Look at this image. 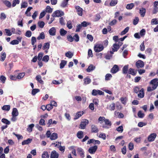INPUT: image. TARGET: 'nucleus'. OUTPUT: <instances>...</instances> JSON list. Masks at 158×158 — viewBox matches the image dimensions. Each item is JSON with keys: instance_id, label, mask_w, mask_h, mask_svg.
<instances>
[{"instance_id": "1", "label": "nucleus", "mask_w": 158, "mask_h": 158, "mask_svg": "<svg viewBox=\"0 0 158 158\" xmlns=\"http://www.w3.org/2000/svg\"><path fill=\"white\" fill-rule=\"evenodd\" d=\"M64 15L63 12L60 11L59 10H57L55 11L52 14V16L54 17H61Z\"/></svg>"}, {"instance_id": "2", "label": "nucleus", "mask_w": 158, "mask_h": 158, "mask_svg": "<svg viewBox=\"0 0 158 158\" xmlns=\"http://www.w3.org/2000/svg\"><path fill=\"white\" fill-rule=\"evenodd\" d=\"M150 84L153 85L154 89H156L158 85V79L155 78L152 80L150 82Z\"/></svg>"}, {"instance_id": "3", "label": "nucleus", "mask_w": 158, "mask_h": 158, "mask_svg": "<svg viewBox=\"0 0 158 158\" xmlns=\"http://www.w3.org/2000/svg\"><path fill=\"white\" fill-rule=\"evenodd\" d=\"M88 123L89 121L88 120L86 119L84 120L83 121L81 122L80 125V128L81 129H84Z\"/></svg>"}, {"instance_id": "4", "label": "nucleus", "mask_w": 158, "mask_h": 158, "mask_svg": "<svg viewBox=\"0 0 158 158\" xmlns=\"http://www.w3.org/2000/svg\"><path fill=\"white\" fill-rule=\"evenodd\" d=\"M104 94V92L99 90H96L94 89L92 90V94L94 96H96L98 94L103 95Z\"/></svg>"}, {"instance_id": "5", "label": "nucleus", "mask_w": 158, "mask_h": 158, "mask_svg": "<svg viewBox=\"0 0 158 158\" xmlns=\"http://www.w3.org/2000/svg\"><path fill=\"white\" fill-rule=\"evenodd\" d=\"M104 48L103 46L102 45H95L94 48V51L96 52H99L101 51Z\"/></svg>"}, {"instance_id": "6", "label": "nucleus", "mask_w": 158, "mask_h": 158, "mask_svg": "<svg viewBox=\"0 0 158 158\" xmlns=\"http://www.w3.org/2000/svg\"><path fill=\"white\" fill-rule=\"evenodd\" d=\"M98 148V147L96 145H94L90 147L88 149V151L91 154H94L95 153Z\"/></svg>"}, {"instance_id": "7", "label": "nucleus", "mask_w": 158, "mask_h": 158, "mask_svg": "<svg viewBox=\"0 0 158 158\" xmlns=\"http://www.w3.org/2000/svg\"><path fill=\"white\" fill-rule=\"evenodd\" d=\"M77 151L78 153L80 155L81 158H84L85 157V152L81 148H78Z\"/></svg>"}, {"instance_id": "8", "label": "nucleus", "mask_w": 158, "mask_h": 158, "mask_svg": "<svg viewBox=\"0 0 158 158\" xmlns=\"http://www.w3.org/2000/svg\"><path fill=\"white\" fill-rule=\"evenodd\" d=\"M156 134L155 133H152L148 136V140L149 142L153 141L156 137Z\"/></svg>"}, {"instance_id": "9", "label": "nucleus", "mask_w": 158, "mask_h": 158, "mask_svg": "<svg viewBox=\"0 0 158 158\" xmlns=\"http://www.w3.org/2000/svg\"><path fill=\"white\" fill-rule=\"evenodd\" d=\"M99 131L97 126L95 125H92L91 126V132L92 133H97Z\"/></svg>"}, {"instance_id": "10", "label": "nucleus", "mask_w": 158, "mask_h": 158, "mask_svg": "<svg viewBox=\"0 0 158 158\" xmlns=\"http://www.w3.org/2000/svg\"><path fill=\"white\" fill-rule=\"evenodd\" d=\"M119 70V68L116 64L114 65L110 70V72L113 73H115L118 72Z\"/></svg>"}, {"instance_id": "11", "label": "nucleus", "mask_w": 158, "mask_h": 158, "mask_svg": "<svg viewBox=\"0 0 158 158\" xmlns=\"http://www.w3.org/2000/svg\"><path fill=\"white\" fill-rule=\"evenodd\" d=\"M135 65L137 68H142L144 66V62L143 61L139 60L136 62Z\"/></svg>"}, {"instance_id": "12", "label": "nucleus", "mask_w": 158, "mask_h": 158, "mask_svg": "<svg viewBox=\"0 0 158 158\" xmlns=\"http://www.w3.org/2000/svg\"><path fill=\"white\" fill-rule=\"evenodd\" d=\"M91 143H93L95 144H99L100 143V142L98 140H95L93 139H90L87 142V144H89Z\"/></svg>"}, {"instance_id": "13", "label": "nucleus", "mask_w": 158, "mask_h": 158, "mask_svg": "<svg viewBox=\"0 0 158 158\" xmlns=\"http://www.w3.org/2000/svg\"><path fill=\"white\" fill-rule=\"evenodd\" d=\"M58 157L59 154L55 150H54L52 151L50 156V158H58Z\"/></svg>"}, {"instance_id": "14", "label": "nucleus", "mask_w": 158, "mask_h": 158, "mask_svg": "<svg viewBox=\"0 0 158 158\" xmlns=\"http://www.w3.org/2000/svg\"><path fill=\"white\" fill-rule=\"evenodd\" d=\"M75 8L77 10L78 15L79 16H82V9L79 6H76Z\"/></svg>"}, {"instance_id": "15", "label": "nucleus", "mask_w": 158, "mask_h": 158, "mask_svg": "<svg viewBox=\"0 0 158 158\" xmlns=\"http://www.w3.org/2000/svg\"><path fill=\"white\" fill-rule=\"evenodd\" d=\"M146 12V9L143 7H142L140 9L139 14L141 17H143L144 16Z\"/></svg>"}, {"instance_id": "16", "label": "nucleus", "mask_w": 158, "mask_h": 158, "mask_svg": "<svg viewBox=\"0 0 158 158\" xmlns=\"http://www.w3.org/2000/svg\"><path fill=\"white\" fill-rule=\"evenodd\" d=\"M56 30L54 27H52L49 30V34L52 36L55 35H56Z\"/></svg>"}, {"instance_id": "17", "label": "nucleus", "mask_w": 158, "mask_h": 158, "mask_svg": "<svg viewBox=\"0 0 158 158\" xmlns=\"http://www.w3.org/2000/svg\"><path fill=\"white\" fill-rule=\"evenodd\" d=\"M144 96V90L143 88H142L139 91V93L138 94V97L142 98Z\"/></svg>"}, {"instance_id": "18", "label": "nucleus", "mask_w": 158, "mask_h": 158, "mask_svg": "<svg viewBox=\"0 0 158 158\" xmlns=\"http://www.w3.org/2000/svg\"><path fill=\"white\" fill-rule=\"evenodd\" d=\"M95 68V66L91 64L88 66V68L86 69V70L88 72H90L94 70Z\"/></svg>"}, {"instance_id": "19", "label": "nucleus", "mask_w": 158, "mask_h": 158, "mask_svg": "<svg viewBox=\"0 0 158 158\" xmlns=\"http://www.w3.org/2000/svg\"><path fill=\"white\" fill-rule=\"evenodd\" d=\"M32 140V139L28 138L27 140L23 141L22 143V144L23 145L26 144H28L31 142Z\"/></svg>"}, {"instance_id": "20", "label": "nucleus", "mask_w": 158, "mask_h": 158, "mask_svg": "<svg viewBox=\"0 0 158 158\" xmlns=\"http://www.w3.org/2000/svg\"><path fill=\"white\" fill-rule=\"evenodd\" d=\"M84 114V112L83 111H78L77 112L75 116V119H77L81 117Z\"/></svg>"}, {"instance_id": "21", "label": "nucleus", "mask_w": 158, "mask_h": 158, "mask_svg": "<svg viewBox=\"0 0 158 158\" xmlns=\"http://www.w3.org/2000/svg\"><path fill=\"white\" fill-rule=\"evenodd\" d=\"M84 84L88 85L91 82V79L89 78L88 76L87 77L84 79Z\"/></svg>"}, {"instance_id": "22", "label": "nucleus", "mask_w": 158, "mask_h": 158, "mask_svg": "<svg viewBox=\"0 0 158 158\" xmlns=\"http://www.w3.org/2000/svg\"><path fill=\"white\" fill-rule=\"evenodd\" d=\"M58 138L57 134L55 133H53L52 134L50 138L51 140H54Z\"/></svg>"}, {"instance_id": "23", "label": "nucleus", "mask_w": 158, "mask_h": 158, "mask_svg": "<svg viewBox=\"0 0 158 158\" xmlns=\"http://www.w3.org/2000/svg\"><path fill=\"white\" fill-rule=\"evenodd\" d=\"M83 132L82 131H79L77 133V138L79 139H81L84 136Z\"/></svg>"}, {"instance_id": "24", "label": "nucleus", "mask_w": 158, "mask_h": 158, "mask_svg": "<svg viewBox=\"0 0 158 158\" xmlns=\"http://www.w3.org/2000/svg\"><path fill=\"white\" fill-rule=\"evenodd\" d=\"M3 3L8 7L10 8L11 6V2L8 0L2 1Z\"/></svg>"}, {"instance_id": "25", "label": "nucleus", "mask_w": 158, "mask_h": 158, "mask_svg": "<svg viewBox=\"0 0 158 158\" xmlns=\"http://www.w3.org/2000/svg\"><path fill=\"white\" fill-rule=\"evenodd\" d=\"M128 69V65L124 66L122 69V72L123 74H126L127 73Z\"/></svg>"}, {"instance_id": "26", "label": "nucleus", "mask_w": 158, "mask_h": 158, "mask_svg": "<svg viewBox=\"0 0 158 158\" xmlns=\"http://www.w3.org/2000/svg\"><path fill=\"white\" fill-rule=\"evenodd\" d=\"M36 80L38 81V82L41 84L44 83V81L41 79V77L40 75H38L36 76L35 77Z\"/></svg>"}, {"instance_id": "27", "label": "nucleus", "mask_w": 158, "mask_h": 158, "mask_svg": "<svg viewBox=\"0 0 158 158\" xmlns=\"http://www.w3.org/2000/svg\"><path fill=\"white\" fill-rule=\"evenodd\" d=\"M12 116H17L18 115L19 112L16 108H13L12 112Z\"/></svg>"}, {"instance_id": "28", "label": "nucleus", "mask_w": 158, "mask_h": 158, "mask_svg": "<svg viewBox=\"0 0 158 158\" xmlns=\"http://www.w3.org/2000/svg\"><path fill=\"white\" fill-rule=\"evenodd\" d=\"M113 48H112L113 52H117L119 49V46L118 44L116 43L114 44L113 45Z\"/></svg>"}, {"instance_id": "29", "label": "nucleus", "mask_w": 158, "mask_h": 158, "mask_svg": "<svg viewBox=\"0 0 158 158\" xmlns=\"http://www.w3.org/2000/svg\"><path fill=\"white\" fill-rule=\"evenodd\" d=\"M137 73L136 71H135L134 69L130 68L128 71V73L133 76L135 75Z\"/></svg>"}, {"instance_id": "30", "label": "nucleus", "mask_w": 158, "mask_h": 158, "mask_svg": "<svg viewBox=\"0 0 158 158\" xmlns=\"http://www.w3.org/2000/svg\"><path fill=\"white\" fill-rule=\"evenodd\" d=\"M120 100L123 104L125 105L127 101V98L126 97H121L120 98Z\"/></svg>"}, {"instance_id": "31", "label": "nucleus", "mask_w": 158, "mask_h": 158, "mask_svg": "<svg viewBox=\"0 0 158 158\" xmlns=\"http://www.w3.org/2000/svg\"><path fill=\"white\" fill-rule=\"evenodd\" d=\"M60 33L61 36H63L67 34V31L63 28H61L60 31Z\"/></svg>"}, {"instance_id": "32", "label": "nucleus", "mask_w": 158, "mask_h": 158, "mask_svg": "<svg viewBox=\"0 0 158 158\" xmlns=\"http://www.w3.org/2000/svg\"><path fill=\"white\" fill-rule=\"evenodd\" d=\"M111 2L110 3V5L111 6H115L118 2L117 0H111Z\"/></svg>"}, {"instance_id": "33", "label": "nucleus", "mask_w": 158, "mask_h": 158, "mask_svg": "<svg viewBox=\"0 0 158 158\" xmlns=\"http://www.w3.org/2000/svg\"><path fill=\"white\" fill-rule=\"evenodd\" d=\"M104 122H105V124L109 126V127H108L107 128H109V127H110L111 125H112V123L110 121L109 119H106L105 120Z\"/></svg>"}, {"instance_id": "34", "label": "nucleus", "mask_w": 158, "mask_h": 158, "mask_svg": "<svg viewBox=\"0 0 158 158\" xmlns=\"http://www.w3.org/2000/svg\"><path fill=\"white\" fill-rule=\"evenodd\" d=\"M67 63V61L65 60H62L60 64V68L63 69Z\"/></svg>"}, {"instance_id": "35", "label": "nucleus", "mask_w": 158, "mask_h": 158, "mask_svg": "<svg viewBox=\"0 0 158 158\" xmlns=\"http://www.w3.org/2000/svg\"><path fill=\"white\" fill-rule=\"evenodd\" d=\"M45 38V35L44 32H42L40 35L37 37V39L38 40H40L41 39H44Z\"/></svg>"}, {"instance_id": "36", "label": "nucleus", "mask_w": 158, "mask_h": 158, "mask_svg": "<svg viewBox=\"0 0 158 158\" xmlns=\"http://www.w3.org/2000/svg\"><path fill=\"white\" fill-rule=\"evenodd\" d=\"M34 126V125L33 123L29 125L27 128V130L29 132H31L32 131V129Z\"/></svg>"}, {"instance_id": "37", "label": "nucleus", "mask_w": 158, "mask_h": 158, "mask_svg": "<svg viewBox=\"0 0 158 158\" xmlns=\"http://www.w3.org/2000/svg\"><path fill=\"white\" fill-rule=\"evenodd\" d=\"M50 47V44L48 42L46 43H45L44 44V45L43 47V50H45L46 49H47V50H48Z\"/></svg>"}, {"instance_id": "38", "label": "nucleus", "mask_w": 158, "mask_h": 158, "mask_svg": "<svg viewBox=\"0 0 158 158\" xmlns=\"http://www.w3.org/2000/svg\"><path fill=\"white\" fill-rule=\"evenodd\" d=\"M134 6L133 3H131L127 4L126 6V8L128 10L131 9Z\"/></svg>"}, {"instance_id": "39", "label": "nucleus", "mask_w": 158, "mask_h": 158, "mask_svg": "<svg viewBox=\"0 0 158 158\" xmlns=\"http://www.w3.org/2000/svg\"><path fill=\"white\" fill-rule=\"evenodd\" d=\"M42 158H49V155L48 152L44 151L43 152L42 155Z\"/></svg>"}, {"instance_id": "40", "label": "nucleus", "mask_w": 158, "mask_h": 158, "mask_svg": "<svg viewBox=\"0 0 158 158\" xmlns=\"http://www.w3.org/2000/svg\"><path fill=\"white\" fill-rule=\"evenodd\" d=\"M2 109L3 110L9 111L10 109V106L9 105H4Z\"/></svg>"}, {"instance_id": "41", "label": "nucleus", "mask_w": 158, "mask_h": 158, "mask_svg": "<svg viewBox=\"0 0 158 158\" xmlns=\"http://www.w3.org/2000/svg\"><path fill=\"white\" fill-rule=\"evenodd\" d=\"M144 114L142 113V111L139 110L138 112V116L139 118H143L144 117Z\"/></svg>"}, {"instance_id": "42", "label": "nucleus", "mask_w": 158, "mask_h": 158, "mask_svg": "<svg viewBox=\"0 0 158 158\" xmlns=\"http://www.w3.org/2000/svg\"><path fill=\"white\" fill-rule=\"evenodd\" d=\"M112 75L110 73H107L105 76V80L106 81H109L112 77Z\"/></svg>"}, {"instance_id": "43", "label": "nucleus", "mask_w": 158, "mask_h": 158, "mask_svg": "<svg viewBox=\"0 0 158 158\" xmlns=\"http://www.w3.org/2000/svg\"><path fill=\"white\" fill-rule=\"evenodd\" d=\"M114 114L115 115H116L117 114L118 115V117L120 118H123L124 116L123 113L117 112L116 111L114 112Z\"/></svg>"}, {"instance_id": "44", "label": "nucleus", "mask_w": 158, "mask_h": 158, "mask_svg": "<svg viewBox=\"0 0 158 158\" xmlns=\"http://www.w3.org/2000/svg\"><path fill=\"white\" fill-rule=\"evenodd\" d=\"M73 54L72 53H71L69 51L66 52L65 54V56L69 58H71L73 56Z\"/></svg>"}, {"instance_id": "45", "label": "nucleus", "mask_w": 158, "mask_h": 158, "mask_svg": "<svg viewBox=\"0 0 158 158\" xmlns=\"http://www.w3.org/2000/svg\"><path fill=\"white\" fill-rule=\"evenodd\" d=\"M28 6L27 3L26 2H22L21 4V8H25Z\"/></svg>"}, {"instance_id": "46", "label": "nucleus", "mask_w": 158, "mask_h": 158, "mask_svg": "<svg viewBox=\"0 0 158 158\" xmlns=\"http://www.w3.org/2000/svg\"><path fill=\"white\" fill-rule=\"evenodd\" d=\"M1 121L3 123L6 124V125H9L10 124V121L6 118H3L2 119Z\"/></svg>"}, {"instance_id": "47", "label": "nucleus", "mask_w": 158, "mask_h": 158, "mask_svg": "<svg viewBox=\"0 0 158 158\" xmlns=\"http://www.w3.org/2000/svg\"><path fill=\"white\" fill-rule=\"evenodd\" d=\"M25 73H19L17 76V78L18 79H20L23 77L25 76Z\"/></svg>"}, {"instance_id": "48", "label": "nucleus", "mask_w": 158, "mask_h": 158, "mask_svg": "<svg viewBox=\"0 0 158 158\" xmlns=\"http://www.w3.org/2000/svg\"><path fill=\"white\" fill-rule=\"evenodd\" d=\"M73 40L76 42H77L79 40V37L78 35L77 34H76L73 37Z\"/></svg>"}, {"instance_id": "49", "label": "nucleus", "mask_w": 158, "mask_h": 158, "mask_svg": "<svg viewBox=\"0 0 158 158\" xmlns=\"http://www.w3.org/2000/svg\"><path fill=\"white\" fill-rule=\"evenodd\" d=\"M129 27H126L123 31H122L121 32V34L122 35H124L126 34L129 31Z\"/></svg>"}, {"instance_id": "50", "label": "nucleus", "mask_w": 158, "mask_h": 158, "mask_svg": "<svg viewBox=\"0 0 158 158\" xmlns=\"http://www.w3.org/2000/svg\"><path fill=\"white\" fill-rule=\"evenodd\" d=\"M20 1L19 0H13L12 2V6L13 7H14L17 4H19V3Z\"/></svg>"}, {"instance_id": "51", "label": "nucleus", "mask_w": 158, "mask_h": 158, "mask_svg": "<svg viewBox=\"0 0 158 158\" xmlns=\"http://www.w3.org/2000/svg\"><path fill=\"white\" fill-rule=\"evenodd\" d=\"M40 91V89H33L32 90L31 94H32L34 95H35L37 93L39 92Z\"/></svg>"}, {"instance_id": "52", "label": "nucleus", "mask_w": 158, "mask_h": 158, "mask_svg": "<svg viewBox=\"0 0 158 158\" xmlns=\"http://www.w3.org/2000/svg\"><path fill=\"white\" fill-rule=\"evenodd\" d=\"M101 18V16L99 14H98L96 15L95 18L94 19V21H98Z\"/></svg>"}, {"instance_id": "53", "label": "nucleus", "mask_w": 158, "mask_h": 158, "mask_svg": "<svg viewBox=\"0 0 158 158\" xmlns=\"http://www.w3.org/2000/svg\"><path fill=\"white\" fill-rule=\"evenodd\" d=\"M13 134L15 135L17 138L18 140L22 139L23 138V136L21 135L16 134L15 132H13Z\"/></svg>"}, {"instance_id": "54", "label": "nucleus", "mask_w": 158, "mask_h": 158, "mask_svg": "<svg viewBox=\"0 0 158 158\" xmlns=\"http://www.w3.org/2000/svg\"><path fill=\"white\" fill-rule=\"evenodd\" d=\"M1 60L2 61H3L6 58V54L5 52H4L3 53L2 52V55L1 57Z\"/></svg>"}, {"instance_id": "55", "label": "nucleus", "mask_w": 158, "mask_h": 158, "mask_svg": "<svg viewBox=\"0 0 158 158\" xmlns=\"http://www.w3.org/2000/svg\"><path fill=\"white\" fill-rule=\"evenodd\" d=\"M38 24L40 28H43L44 26L45 23L43 21H40L38 22Z\"/></svg>"}, {"instance_id": "56", "label": "nucleus", "mask_w": 158, "mask_h": 158, "mask_svg": "<svg viewBox=\"0 0 158 158\" xmlns=\"http://www.w3.org/2000/svg\"><path fill=\"white\" fill-rule=\"evenodd\" d=\"M53 107L52 104H49L46 105V109L48 111H50Z\"/></svg>"}, {"instance_id": "57", "label": "nucleus", "mask_w": 158, "mask_h": 158, "mask_svg": "<svg viewBox=\"0 0 158 158\" xmlns=\"http://www.w3.org/2000/svg\"><path fill=\"white\" fill-rule=\"evenodd\" d=\"M116 130L119 132H122L123 130V126H119L116 128Z\"/></svg>"}, {"instance_id": "58", "label": "nucleus", "mask_w": 158, "mask_h": 158, "mask_svg": "<svg viewBox=\"0 0 158 158\" xmlns=\"http://www.w3.org/2000/svg\"><path fill=\"white\" fill-rule=\"evenodd\" d=\"M46 11L48 13H51L52 11V9L49 6H47L46 7Z\"/></svg>"}, {"instance_id": "59", "label": "nucleus", "mask_w": 158, "mask_h": 158, "mask_svg": "<svg viewBox=\"0 0 158 158\" xmlns=\"http://www.w3.org/2000/svg\"><path fill=\"white\" fill-rule=\"evenodd\" d=\"M67 40L70 42H72L73 41V38L70 35H69L67 36Z\"/></svg>"}, {"instance_id": "60", "label": "nucleus", "mask_w": 158, "mask_h": 158, "mask_svg": "<svg viewBox=\"0 0 158 158\" xmlns=\"http://www.w3.org/2000/svg\"><path fill=\"white\" fill-rule=\"evenodd\" d=\"M68 3V2L64 0L61 3V6L63 7H65L66 6Z\"/></svg>"}, {"instance_id": "61", "label": "nucleus", "mask_w": 158, "mask_h": 158, "mask_svg": "<svg viewBox=\"0 0 158 158\" xmlns=\"http://www.w3.org/2000/svg\"><path fill=\"white\" fill-rule=\"evenodd\" d=\"M115 104L114 103H113L110 105V110L111 111L114 110L115 109Z\"/></svg>"}, {"instance_id": "62", "label": "nucleus", "mask_w": 158, "mask_h": 158, "mask_svg": "<svg viewBox=\"0 0 158 158\" xmlns=\"http://www.w3.org/2000/svg\"><path fill=\"white\" fill-rule=\"evenodd\" d=\"M49 60V57L48 55L44 56L42 59V60L45 62H48Z\"/></svg>"}, {"instance_id": "63", "label": "nucleus", "mask_w": 158, "mask_h": 158, "mask_svg": "<svg viewBox=\"0 0 158 158\" xmlns=\"http://www.w3.org/2000/svg\"><path fill=\"white\" fill-rule=\"evenodd\" d=\"M5 30L6 34L7 36H10L12 35V33L10 31L9 29H5Z\"/></svg>"}, {"instance_id": "64", "label": "nucleus", "mask_w": 158, "mask_h": 158, "mask_svg": "<svg viewBox=\"0 0 158 158\" xmlns=\"http://www.w3.org/2000/svg\"><path fill=\"white\" fill-rule=\"evenodd\" d=\"M151 23L152 24H158V20H157L156 19H152V20Z\"/></svg>"}]
</instances>
